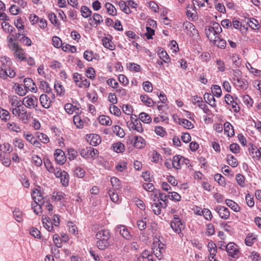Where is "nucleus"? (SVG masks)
Segmentation results:
<instances>
[{"mask_svg":"<svg viewBox=\"0 0 261 261\" xmlns=\"http://www.w3.org/2000/svg\"><path fill=\"white\" fill-rule=\"evenodd\" d=\"M170 226L175 232L179 234L185 228V224L181 220H174L171 221Z\"/></svg>","mask_w":261,"mask_h":261,"instance_id":"nucleus-8","label":"nucleus"},{"mask_svg":"<svg viewBox=\"0 0 261 261\" xmlns=\"http://www.w3.org/2000/svg\"><path fill=\"white\" fill-rule=\"evenodd\" d=\"M142 261H154L153 255L150 254L149 251L145 250L141 256Z\"/></svg>","mask_w":261,"mask_h":261,"instance_id":"nucleus-48","label":"nucleus"},{"mask_svg":"<svg viewBox=\"0 0 261 261\" xmlns=\"http://www.w3.org/2000/svg\"><path fill=\"white\" fill-rule=\"evenodd\" d=\"M140 99L143 103L148 107H151L154 104V102L152 98L146 94L141 95Z\"/></svg>","mask_w":261,"mask_h":261,"instance_id":"nucleus-25","label":"nucleus"},{"mask_svg":"<svg viewBox=\"0 0 261 261\" xmlns=\"http://www.w3.org/2000/svg\"><path fill=\"white\" fill-rule=\"evenodd\" d=\"M107 12L112 16H115L117 14V11L115 7L111 3H107L105 4Z\"/></svg>","mask_w":261,"mask_h":261,"instance_id":"nucleus-37","label":"nucleus"},{"mask_svg":"<svg viewBox=\"0 0 261 261\" xmlns=\"http://www.w3.org/2000/svg\"><path fill=\"white\" fill-rule=\"evenodd\" d=\"M6 21V20H4L2 23V27L6 33L9 34L12 33L14 28Z\"/></svg>","mask_w":261,"mask_h":261,"instance_id":"nucleus-40","label":"nucleus"},{"mask_svg":"<svg viewBox=\"0 0 261 261\" xmlns=\"http://www.w3.org/2000/svg\"><path fill=\"white\" fill-rule=\"evenodd\" d=\"M32 196L35 204H44V197L40 190L38 189H33Z\"/></svg>","mask_w":261,"mask_h":261,"instance_id":"nucleus-2","label":"nucleus"},{"mask_svg":"<svg viewBox=\"0 0 261 261\" xmlns=\"http://www.w3.org/2000/svg\"><path fill=\"white\" fill-rule=\"evenodd\" d=\"M11 114L7 110L0 108V118L2 120L7 122L10 119Z\"/></svg>","mask_w":261,"mask_h":261,"instance_id":"nucleus-32","label":"nucleus"},{"mask_svg":"<svg viewBox=\"0 0 261 261\" xmlns=\"http://www.w3.org/2000/svg\"><path fill=\"white\" fill-rule=\"evenodd\" d=\"M225 101L226 103L230 106L232 110L234 112H238L240 110V107L238 103V99H234L233 97L230 94H226L225 96Z\"/></svg>","mask_w":261,"mask_h":261,"instance_id":"nucleus-3","label":"nucleus"},{"mask_svg":"<svg viewBox=\"0 0 261 261\" xmlns=\"http://www.w3.org/2000/svg\"><path fill=\"white\" fill-rule=\"evenodd\" d=\"M60 181L63 186L66 187L69 185V175L67 172L63 171V174L60 178Z\"/></svg>","mask_w":261,"mask_h":261,"instance_id":"nucleus-35","label":"nucleus"},{"mask_svg":"<svg viewBox=\"0 0 261 261\" xmlns=\"http://www.w3.org/2000/svg\"><path fill=\"white\" fill-rule=\"evenodd\" d=\"M38 138L43 143H47L49 141L48 136L43 133H37Z\"/></svg>","mask_w":261,"mask_h":261,"instance_id":"nucleus-64","label":"nucleus"},{"mask_svg":"<svg viewBox=\"0 0 261 261\" xmlns=\"http://www.w3.org/2000/svg\"><path fill=\"white\" fill-rule=\"evenodd\" d=\"M100 123L103 125H111L112 124V120L111 118L106 115H100L98 118Z\"/></svg>","mask_w":261,"mask_h":261,"instance_id":"nucleus-29","label":"nucleus"},{"mask_svg":"<svg viewBox=\"0 0 261 261\" xmlns=\"http://www.w3.org/2000/svg\"><path fill=\"white\" fill-rule=\"evenodd\" d=\"M204 98L205 101L212 107H216V100L213 94L212 95L210 93H205L204 95Z\"/></svg>","mask_w":261,"mask_h":261,"instance_id":"nucleus-17","label":"nucleus"},{"mask_svg":"<svg viewBox=\"0 0 261 261\" xmlns=\"http://www.w3.org/2000/svg\"><path fill=\"white\" fill-rule=\"evenodd\" d=\"M90 82L87 79L83 77L82 80H81L80 83H77L76 86L79 88H83L84 87L86 88H88L90 86Z\"/></svg>","mask_w":261,"mask_h":261,"instance_id":"nucleus-62","label":"nucleus"},{"mask_svg":"<svg viewBox=\"0 0 261 261\" xmlns=\"http://www.w3.org/2000/svg\"><path fill=\"white\" fill-rule=\"evenodd\" d=\"M183 27L187 34L190 36H193L197 34V30L195 26L189 21H186L183 24Z\"/></svg>","mask_w":261,"mask_h":261,"instance_id":"nucleus-9","label":"nucleus"},{"mask_svg":"<svg viewBox=\"0 0 261 261\" xmlns=\"http://www.w3.org/2000/svg\"><path fill=\"white\" fill-rule=\"evenodd\" d=\"M82 16L86 18L90 17L92 14L91 10L87 6H83L81 8Z\"/></svg>","mask_w":261,"mask_h":261,"instance_id":"nucleus-43","label":"nucleus"},{"mask_svg":"<svg viewBox=\"0 0 261 261\" xmlns=\"http://www.w3.org/2000/svg\"><path fill=\"white\" fill-rule=\"evenodd\" d=\"M6 126L8 129L13 132L16 133H19L20 132L21 128L20 126L15 122H8L7 123Z\"/></svg>","mask_w":261,"mask_h":261,"instance_id":"nucleus-36","label":"nucleus"},{"mask_svg":"<svg viewBox=\"0 0 261 261\" xmlns=\"http://www.w3.org/2000/svg\"><path fill=\"white\" fill-rule=\"evenodd\" d=\"M212 92L213 94L217 97H220L222 94V90L220 87L217 85H213L212 87Z\"/></svg>","mask_w":261,"mask_h":261,"instance_id":"nucleus-51","label":"nucleus"},{"mask_svg":"<svg viewBox=\"0 0 261 261\" xmlns=\"http://www.w3.org/2000/svg\"><path fill=\"white\" fill-rule=\"evenodd\" d=\"M118 5L120 9L124 13L127 14H130L131 13V11L128 6L127 5V3L123 1H119Z\"/></svg>","mask_w":261,"mask_h":261,"instance_id":"nucleus-44","label":"nucleus"},{"mask_svg":"<svg viewBox=\"0 0 261 261\" xmlns=\"http://www.w3.org/2000/svg\"><path fill=\"white\" fill-rule=\"evenodd\" d=\"M116 230L119 232L123 238L129 240L131 239L132 236L126 227L124 225H118L117 226Z\"/></svg>","mask_w":261,"mask_h":261,"instance_id":"nucleus-11","label":"nucleus"},{"mask_svg":"<svg viewBox=\"0 0 261 261\" xmlns=\"http://www.w3.org/2000/svg\"><path fill=\"white\" fill-rule=\"evenodd\" d=\"M148 221L147 217H144L140 220L137 221V226L138 228L142 231L146 228V224Z\"/></svg>","mask_w":261,"mask_h":261,"instance_id":"nucleus-42","label":"nucleus"},{"mask_svg":"<svg viewBox=\"0 0 261 261\" xmlns=\"http://www.w3.org/2000/svg\"><path fill=\"white\" fill-rule=\"evenodd\" d=\"M224 133L226 134L228 137H232L234 135V131L232 125L226 122L224 124Z\"/></svg>","mask_w":261,"mask_h":261,"instance_id":"nucleus-18","label":"nucleus"},{"mask_svg":"<svg viewBox=\"0 0 261 261\" xmlns=\"http://www.w3.org/2000/svg\"><path fill=\"white\" fill-rule=\"evenodd\" d=\"M1 61L2 62L1 67H3L4 66H5V68L8 69L9 71H11V70H13L11 67L12 62L9 58L4 56L2 58Z\"/></svg>","mask_w":261,"mask_h":261,"instance_id":"nucleus-22","label":"nucleus"},{"mask_svg":"<svg viewBox=\"0 0 261 261\" xmlns=\"http://www.w3.org/2000/svg\"><path fill=\"white\" fill-rule=\"evenodd\" d=\"M90 148V146L80 148L79 149V152L81 156L85 159H88L91 158Z\"/></svg>","mask_w":261,"mask_h":261,"instance_id":"nucleus-39","label":"nucleus"},{"mask_svg":"<svg viewBox=\"0 0 261 261\" xmlns=\"http://www.w3.org/2000/svg\"><path fill=\"white\" fill-rule=\"evenodd\" d=\"M243 102L248 107H251L253 103V99L248 95H244L242 97Z\"/></svg>","mask_w":261,"mask_h":261,"instance_id":"nucleus-55","label":"nucleus"},{"mask_svg":"<svg viewBox=\"0 0 261 261\" xmlns=\"http://www.w3.org/2000/svg\"><path fill=\"white\" fill-rule=\"evenodd\" d=\"M48 17L49 20L51 21L55 27L59 28L60 26V22L57 19L56 15L54 13H50L48 14Z\"/></svg>","mask_w":261,"mask_h":261,"instance_id":"nucleus-34","label":"nucleus"},{"mask_svg":"<svg viewBox=\"0 0 261 261\" xmlns=\"http://www.w3.org/2000/svg\"><path fill=\"white\" fill-rule=\"evenodd\" d=\"M40 102L41 106L45 109H48L50 106V99L46 94L41 95L40 96Z\"/></svg>","mask_w":261,"mask_h":261,"instance_id":"nucleus-15","label":"nucleus"},{"mask_svg":"<svg viewBox=\"0 0 261 261\" xmlns=\"http://www.w3.org/2000/svg\"><path fill=\"white\" fill-rule=\"evenodd\" d=\"M74 174L79 178H83L85 175V171L81 167H76L74 170Z\"/></svg>","mask_w":261,"mask_h":261,"instance_id":"nucleus-61","label":"nucleus"},{"mask_svg":"<svg viewBox=\"0 0 261 261\" xmlns=\"http://www.w3.org/2000/svg\"><path fill=\"white\" fill-rule=\"evenodd\" d=\"M90 144L92 146H97L101 143V140L99 135L97 134L91 135Z\"/></svg>","mask_w":261,"mask_h":261,"instance_id":"nucleus-47","label":"nucleus"},{"mask_svg":"<svg viewBox=\"0 0 261 261\" xmlns=\"http://www.w3.org/2000/svg\"><path fill=\"white\" fill-rule=\"evenodd\" d=\"M134 146L138 149H142L146 145L145 140L141 136H136L134 138Z\"/></svg>","mask_w":261,"mask_h":261,"instance_id":"nucleus-12","label":"nucleus"},{"mask_svg":"<svg viewBox=\"0 0 261 261\" xmlns=\"http://www.w3.org/2000/svg\"><path fill=\"white\" fill-rule=\"evenodd\" d=\"M227 161L228 164L233 168L236 167L238 165V162L237 159L231 154H228L227 155Z\"/></svg>","mask_w":261,"mask_h":261,"instance_id":"nucleus-45","label":"nucleus"},{"mask_svg":"<svg viewBox=\"0 0 261 261\" xmlns=\"http://www.w3.org/2000/svg\"><path fill=\"white\" fill-rule=\"evenodd\" d=\"M39 88L42 89L46 93H49L51 91L49 84L45 81H40Z\"/></svg>","mask_w":261,"mask_h":261,"instance_id":"nucleus-53","label":"nucleus"},{"mask_svg":"<svg viewBox=\"0 0 261 261\" xmlns=\"http://www.w3.org/2000/svg\"><path fill=\"white\" fill-rule=\"evenodd\" d=\"M139 119L143 122L149 123L151 121V118L146 113L142 112L139 115Z\"/></svg>","mask_w":261,"mask_h":261,"instance_id":"nucleus-50","label":"nucleus"},{"mask_svg":"<svg viewBox=\"0 0 261 261\" xmlns=\"http://www.w3.org/2000/svg\"><path fill=\"white\" fill-rule=\"evenodd\" d=\"M111 183L114 188L117 190L121 189V181L118 178L115 177H113L111 178Z\"/></svg>","mask_w":261,"mask_h":261,"instance_id":"nucleus-52","label":"nucleus"},{"mask_svg":"<svg viewBox=\"0 0 261 261\" xmlns=\"http://www.w3.org/2000/svg\"><path fill=\"white\" fill-rule=\"evenodd\" d=\"M234 85L242 89H246L248 87V84L245 80L243 79H234Z\"/></svg>","mask_w":261,"mask_h":261,"instance_id":"nucleus-23","label":"nucleus"},{"mask_svg":"<svg viewBox=\"0 0 261 261\" xmlns=\"http://www.w3.org/2000/svg\"><path fill=\"white\" fill-rule=\"evenodd\" d=\"M212 41L215 45L221 48H224L226 47V41L224 39H221L219 36H215Z\"/></svg>","mask_w":261,"mask_h":261,"instance_id":"nucleus-21","label":"nucleus"},{"mask_svg":"<svg viewBox=\"0 0 261 261\" xmlns=\"http://www.w3.org/2000/svg\"><path fill=\"white\" fill-rule=\"evenodd\" d=\"M97 246L100 250H104L110 245L109 240L106 239L98 240L97 241Z\"/></svg>","mask_w":261,"mask_h":261,"instance_id":"nucleus-38","label":"nucleus"},{"mask_svg":"<svg viewBox=\"0 0 261 261\" xmlns=\"http://www.w3.org/2000/svg\"><path fill=\"white\" fill-rule=\"evenodd\" d=\"M112 148L115 152L117 153H122L125 150L124 145L120 142L114 143Z\"/></svg>","mask_w":261,"mask_h":261,"instance_id":"nucleus-24","label":"nucleus"},{"mask_svg":"<svg viewBox=\"0 0 261 261\" xmlns=\"http://www.w3.org/2000/svg\"><path fill=\"white\" fill-rule=\"evenodd\" d=\"M13 214L16 221L18 222H21L22 221V212L19 209L15 208Z\"/></svg>","mask_w":261,"mask_h":261,"instance_id":"nucleus-49","label":"nucleus"},{"mask_svg":"<svg viewBox=\"0 0 261 261\" xmlns=\"http://www.w3.org/2000/svg\"><path fill=\"white\" fill-rule=\"evenodd\" d=\"M110 237V232L108 230H101L97 232L96 237L98 240L106 239L109 240Z\"/></svg>","mask_w":261,"mask_h":261,"instance_id":"nucleus-20","label":"nucleus"},{"mask_svg":"<svg viewBox=\"0 0 261 261\" xmlns=\"http://www.w3.org/2000/svg\"><path fill=\"white\" fill-rule=\"evenodd\" d=\"M16 73L14 70L9 71L5 68V67H1L0 69V77L3 79H6L8 76L13 78L15 76Z\"/></svg>","mask_w":261,"mask_h":261,"instance_id":"nucleus-10","label":"nucleus"},{"mask_svg":"<svg viewBox=\"0 0 261 261\" xmlns=\"http://www.w3.org/2000/svg\"><path fill=\"white\" fill-rule=\"evenodd\" d=\"M215 210L222 219L227 220L229 218L230 213L227 207L224 206L218 205L215 208Z\"/></svg>","mask_w":261,"mask_h":261,"instance_id":"nucleus-4","label":"nucleus"},{"mask_svg":"<svg viewBox=\"0 0 261 261\" xmlns=\"http://www.w3.org/2000/svg\"><path fill=\"white\" fill-rule=\"evenodd\" d=\"M159 58L164 62L168 63L170 61V59L167 52L163 49H160L158 53Z\"/></svg>","mask_w":261,"mask_h":261,"instance_id":"nucleus-28","label":"nucleus"},{"mask_svg":"<svg viewBox=\"0 0 261 261\" xmlns=\"http://www.w3.org/2000/svg\"><path fill=\"white\" fill-rule=\"evenodd\" d=\"M153 253L155 256L159 259H161L163 257V254L165 252L164 247L162 246H159L158 248H154L153 249Z\"/></svg>","mask_w":261,"mask_h":261,"instance_id":"nucleus-33","label":"nucleus"},{"mask_svg":"<svg viewBox=\"0 0 261 261\" xmlns=\"http://www.w3.org/2000/svg\"><path fill=\"white\" fill-rule=\"evenodd\" d=\"M76 115L74 116L73 118V121L74 125L76 126V127L79 128L81 129L83 128L84 125V122L82 119L81 117L79 115V114L81 113L80 112H75Z\"/></svg>","mask_w":261,"mask_h":261,"instance_id":"nucleus-14","label":"nucleus"},{"mask_svg":"<svg viewBox=\"0 0 261 261\" xmlns=\"http://www.w3.org/2000/svg\"><path fill=\"white\" fill-rule=\"evenodd\" d=\"M44 164L48 172L50 173H53V172H55V168L50 160L48 159H45L44 160Z\"/></svg>","mask_w":261,"mask_h":261,"instance_id":"nucleus-54","label":"nucleus"},{"mask_svg":"<svg viewBox=\"0 0 261 261\" xmlns=\"http://www.w3.org/2000/svg\"><path fill=\"white\" fill-rule=\"evenodd\" d=\"M225 203L233 211L236 212H238L240 211V206L238 205V203L235 202L234 201L229 199H227L225 200Z\"/></svg>","mask_w":261,"mask_h":261,"instance_id":"nucleus-19","label":"nucleus"},{"mask_svg":"<svg viewBox=\"0 0 261 261\" xmlns=\"http://www.w3.org/2000/svg\"><path fill=\"white\" fill-rule=\"evenodd\" d=\"M247 23L252 29L255 30L259 29L260 27L258 21L253 18L248 19Z\"/></svg>","mask_w":261,"mask_h":261,"instance_id":"nucleus-30","label":"nucleus"},{"mask_svg":"<svg viewBox=\"0 0 261 261\" xmlns=\"http://www.w3.org/2000/svg\"><path fill=\"white\" fill-rule=\"evenodd\" d=\"M102 44H103V46L106 48H107L110 49L111 50H113L115 49V45L111 41V40L110 39H109L107 37L103 38L102 39Z\"/></svg>","mask_w":261,"mask_h":261,"instance_id":"nucleus-31","label":"nucleus"},{"mask_svg":"<svg viewBox=\"0 0 261 261\" xmlns=\"http://www.w3.org/2000/svg\"><path fill=\"white\" fill-rule=\"evenodd\" d=\"M236 179L239 186L241 187H245V177L243 175L241 174H237L236 176Z\"/></svg>","mask_w":261,"mask_h":261,"instance_id":"nucleus-60","label":"nucleus"},{"mask_svg":"<svg viewBox=\"0 0 261 261\" xmlns=\"http://www.w3.org/2000/svg\"><path fill=\"white\" fill-rule=\"evenodd\" d=\"M49 218L44 217L42 218V223L44 227L48 231L52 232L54 229L53 223L51 221H49Z\"/></svg>","mask_w":261,"mask_h":261,"instance_id":"nucleus-26","label":"nucleus"},{"mask_svg":"<svg viewBox=\"0 0 261 261\" xmlns=\"http://www.w3.org/2000/svg\"><path fill=\"white\" fill-rule=\"evenodd\" d=\"M113 131L116 136L123 138L124 137L125 133L124 130L118 125H114L112 127Z\"/></svg>","mask_w":261,"mask_h":261,"instance_id":"nucleus-41","label":"nucleus"},{"mask_svg":"<svg viewBox=\"0 0 261 261\" xmlns=\"http://www.w3.org/2000/svg\"><path fill=\"white\" fill-rule=\"evenodd\" d=\"M224 247H225L228 255L233 258L239 252L238 246L234 243H229L226 246H224Z\"/></svg>","mask_w":261,"mask_h":261,"instance_id":"nucleus-7","label":"nucleus"},{"mask_svg":"<svg viewBox=\"0 0 261 261\" xmlns=\"http://www.w3.org/2000/svg\"><path fill=\"white\" fill-rule=\"evenodd\" d=\"M11 49L14 51V55L17 59L20 61L24 59L25 53L17 43H12V48Z\"/></svg>","mask_w":261,"mask_h":261,"instance_id":"nucleus-5","label":"nucleus"},{"mask_svg":"<svg viewBox=\"0 0 261 261\" xmlns=\"http://www.w3.org/2000/svg\"><path fill=\"white\" fill-rule=\"evenodd\" d=\"M84 58L88 61H91L94 58V55L92 51L86 50L84 53Z\"/></svg>","mask_w":261,"mask_h":261,"instance_id":"nucleus-59","label":"nucleus"},{"mask_svg":"<svg viewBox=\"0 0 261 261\" xmlns=\"http://www.w3.org/2000/svg\"><path fill=\"white\" fill-rule=\"evenodd\" d=\"M23 104L28 108H35L38 106V99L33 95H28L22 100Z\"/></svg>","mask_w":261,"mask_h":261,"instance_id":"nucleus-1","label":"nucleus"},{"mask_svg":"<svg viewBox=\"0 0 261 261\" xmlns=\"http://www.w3.org/2000/svg\"><path fill=\"white\" fill-rule=\"evenodd\" d=\"M256 239L255 236L253 233H249L246 237L245 243L247 246H251L254 243V240Z\"/></svg>","mask_w":261,"mask_h":261,"instance_id":"nucleus-46","label":"nucleus"},{"mask_svg":"<svg viewBox=\"0 0 261 261\" xmlns=\"http://www.w3.org/2000/svg\"><path fill=\"white\" fill-rule=\"evenodd\" d=\"M168 197L172 200H174L175 201H179L180 200V195L178 194L177 193L173 192H169L168 193Z\"/></svg>","mask_w":261,"mask_h":261,"instance_id":"nucleus-63","label":"nucleus"},{"mask_svg":"<svg viewBox=\"0 0 261 261\" xmlns=\"http://www.w3.org/2000/svg\"><path fill=\"white\" fill-rule=\"evenodd\" d=\"M233 67H239L241 65L240 59L238 55L233 54L231 57Z\"/></svg>","mask_w":261,"mask_h":261,"instance_id":"nucleus-57","label":"nucleus"},{"mask_svg":"<svg viewBox=\"0 0 261 261\" xmlns=\"http://www.w3.org/2000/svg\"><path fill=\"white\" fill-rule=\"evenodd\" d=\"M54 87L58 94L62 95L64 94V88L59 83H55L54 84Z\"/></svg>","mask_w":261,"mask_h":261,"instance_id":"nucleus-58","label":"nucleus"},{"mask_svg":"<svg viewBox=\"0 0 261 261\" xmlns=\"http://www.w3.org/2000/svg\"><path fill=\"white\" fill-rule=\"evenodd\" d=\"M178 123L187 129H192L194 127L193 124L191 121L186 119L179 118Z\"/></svg>","mask_w":261,"mask_h":261,"instance_id":"nucleus-27","label":"nucleus"},{"mask_svg":"<svg viewBox=\"0 0 261 261\" xmlns=\"http://www.w3.org/2000/svg\"><path fill=\"white\" fill-rule=\"evenodd\" d=\"M54 157L56 162L59 165H63L66 161L64 151L60 149H57L55 150Z\"/></svg>","mask_w":261,"mask_h":261,"instance_id":"nucleus-6","label":"nucleus"},{"mask_svg":"<svg viewBox=\"0 0 261 261\" xmlns=\"http://www.w3.org/2000/svg\"><path fill=\"white\" fill-rule=\"evenodd\" d=\"M23 85L18 84L15 89L16 93L20 96H24L27 92V90L24 88H23Z\"/></svg>","mask_w":261,"mask_h":261,"instance_id":"nucleus-56","label":"nucleus"},{"mask_svg":"<svg viewBox=\"0 0 261 261\" xmlns=\"http://www.w3.org/2000/svg\"><path fill=\"white\" fill-rule=\"evenodd\" d=\"M182 156L180 155H176L173 156L172 165L174 168L176 169H179L181 168V165L182 164Z\"/></svg>","mask_w":261,"mask_h":261,"instance_id":"nucleus-16","label":"nucleus"},{"mask_svg":"<svg viewBox=\"0 0 261 261\" xmlns=\"http://www.w3.org/2000/svg\"><path fill=\"white\" fill-rule=\"evenodd\" d=\"M127 125L130 130H136L139 133L143 132L142 124L138 119H136L134 122H130L129 124L127 123Z\"/></svg>","mask_w":261,"mask_h":261,"instance_id":"nucleus-13","label":"nucleus"}]
</instances>
